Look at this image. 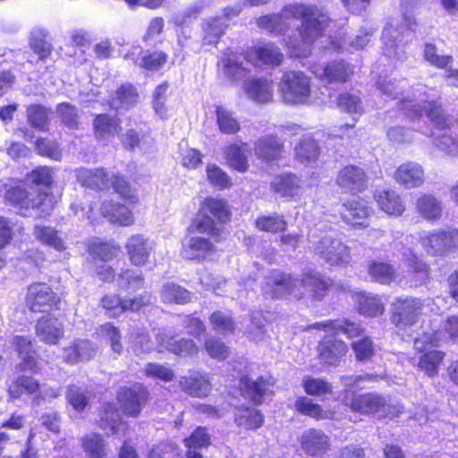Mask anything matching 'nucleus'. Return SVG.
Returning <instances> with one entry per match:
<instances>
[{
	"label": "nucleus",
	"instance_id": "nucleus-1",
	"mask_svg": "<svg viewBox=\"0 0 458 458\" xmlns=\"http://www.w3.org/2000/svg\"><path fill=\"white\" fill-rule=\"evenodd\" d=\"M290 19L300 20L301 24L297 28L298 38L289 37L285 46L291 56L306 57L310 51V46L322 35L329 17L316 5L296 4L284 6L277 14L260 17L257 24L268 32L280 34L289 29Z\"/></svg>",
	"mask_w": 458,
	"mask_h": 458
},
{
	"label": "nucleus",
	"instance_id": "nucleus-2",
	"mask_svg": "<svg viewBox=\"0 0 458 458\" xmlns=\"http://www.w3.org/2000/svg\"><path fill=\"white\" fill-rule=\"evenodd\" d=\"M279 93L282 100L290 105H306L310 102V78L303 72H284L280 83Z\"/></svg>",
	"mask_w": 458,
	"mask_h": 458
},
{
	"label": "nucleus",
	"instance_id": "nucleus-3",
	"mask_svg": "<svg viewBox=\"0 0 458 458\" xmlns=\"http://www.w3.org/2000/svg\"><path fill=\"white\" fill-rule=\"evenodd\" d=\"M262 293L267 299H282L292 295L300 300L304 295L301 290V276H294L281 271H273L268 275L262 284Z\"/></svg>",
	"mask_w": 458,
	"mask_h": 458
},
{
	"label": "nucleus",
	"instance_id": "nucleus-4",
	"mask_svg": "<svg viewBox=\"0 0 458 458\" xmlns=\"http://www.w3.org/2000/svg\"><path fill=\"white\" fill-rule=\"evenodd\" d=\"M315 255L329 266H345L352 259L351 248L334 234H325L314 243Z\"/></svg>",
	"mask_w": 458,
	"mask_h": 458
},
{
	"label": "nucleus",
	"instance_id": "nucleus-5",
	"mask_svg": "<svg viewBox=\"0 0 458 458\" xmlns=\"http://www.w3.org/2000/svg\"><path fill=\"white\" fill-rule=\"evenodd\" d=\"M422 303L415 298H398L391 307V321L399 329H405L418 322Z\"/></svg>",
	"mask_w": 458,
	"mask_h": 458
},
{
	"label": "nucleus",
	"instance_id": "nucleus-6",
	"mask_svg": "<svg viewBox=\"0 0 458 458\" xmlns=\"http://www.w3.org/2000/svg\"><path fill=\"white\" fill-rule=\"evenodd\" d=\"M420 242L428 254L443 256L458 249V230L424 233L420 235Z\"/></svg>",
	"mask_w": 458,
	"mask_h": 458
},
{
	"label": "nucleus",
	"instance_id": "nucleus-7",
	"mask_svg": "<svg viewBox=\"0 0 458 458\" xmlns=\"http://www.w3.org/2000/svg\"><path fill=\"white\" fill-rule=\"evenodd\" d=\"M151 294L143 293L131 299L122 300L118 294H106L101 299V306L108 312L109 316L116 317L125 311H138L141 308L149 305Z\"/></svg>",
	"mask_w": 458,
	"mask_h": 458
},
{
	"label": "nucleus",
	"instance_id": "nucleus-8",
	"mask_svg": "<svg viewBox=\"0 0 458 458\" xmlns=\"http://www.w3.org/2000/svg\"><path fill=\"white\" fill-rule=\"evenodd\" d=\"M343 403L352 411L362 414L379 413L385 411L386 408V397L377 393H346L343 397Z\"/></svg>",
	"mask_w": 458,
	"mask_h": 458
},
{
	"label": "nucleus",
	"instance_id": "nucleus-9",
	"mask_svg": "<svg viewBox=\"0 0 458 458\" xmlns=\"http://www.w3.org/2000/svg\"><path fill=\"white\" fill-rule=\"evenodd\" d=\"M411 100H402L403 109L406 110L407 114L411 117H420L425 112L426 115L437 127L444 129L448 126V118L442 108L441 103L437 100L422 101V106L411 104Z\"/></svg>",
	"mask_w": 458,
	"mask_h": 458
},
{
	"label": "nucleus",
	"instance_id": "nucleus-10",
	"mask_svg": "<svg viewBox=\"0 0 458 458\" xmlns=\"http://www.w3.org/2000/svg\"><path fill=\"white\" fill-rule=\"evenodd\" d=\"M58 297L46 284H33L27 293L26 305L34 312H46L50 310L58 302Z\"/></svg>",
	"mask_w": 458,
	"mask_h": 458
},
{
	"label": "nucleus",
	"instance_id": "nucleus-11",
	"mask_svg": "<svg viewBox=\"0 0 458 458\" xmlns=\"http://www.w3.org/2000/svg\"><path fill=\"white\" fill-rule=\"evenodd\" d=\"M117 399L126 414L137 417L148 399V392L138 384L121 389Z\"/></svg>",
	"mask_w": 458,
	"mask_h": 458
},
{
	"label": "nucleus",
	"instance_id": "nucleus-12",
	"mask_svg": "<svg viewBox=\"0 0 458 458\" xmlns=\"http://www.w3.org/2000/svg\"><path fill=\"white\" fill-rule=\"evenodd\" d=\"M128 258L136 267L144 266L154 251L155 245L142 234L131 235L125 244Z\"/></svg>",
	"mask_w": 458,
	"mask_h": 458
},
{
	"label": "nucleus",
	"instance_id": "nucleus-13",
	"mask_svg": "<svg viewBox=\"0 0 458 458\" xmlns=\"http://www.w3.org/2000/svg\"><path fill=\"white\" fill-rule=\"evenodd\" d=\"M448 335L451 338H458V316L450 317L445 324V331L423 332L421 336L414 339V348L419 352L427 350L428 345L435 346Z\"/></svg>",
	"mask_w": 458,
	"mask_h": 458
},
{
	"label": "nucleus",
	"instance_id": "nucleus-14",
	"mask_svg": "<svg viewBox=\"0 0 458 458\" xmlns=\"http://www.w3.org/2000/svg\"><path fill=\"white\" fill-rule=\"evenodd\" d=\"M336 183L345 191L355 194L363 191L367 188L368 177L361 167L347 165L339 171Z\"/></svg>",
	"mask_w": 458,
	"mask_h": 458
},
{
	"label": "nucleus",
	"instance_id": "nucleus-15",
	"mask_svg": "<svg viewBox=\"0 0 458 458\" xmlns=\"http://www.w3.org/2000/svg\"><path fill=\"white\" fill-rule=\"evenodd\" d=\"M348 351L346 344L334 336L324 337L318 345V359L321 363L337 366Z\"/></svg>",
	"mask_w": 458,
	"mask_h": 458
},
{
	"label": "nucleus",
	"instance_id": "nucleus-16",
	"mask_svg": "<svg viewBox=\"0 0 458 458\" xmlns=\"http://www.w3.org/2000/svg\"><path fill=\"white\" fill-rule=\"evenodd\" d=\"M301 446L303 451L312 456L322 455L329 449V437L322 430L310 428L301 437Z\"/></svg>",
	"mask_w": 458,
	"mask_h": 458
},
{
	"label": "nucleus",
	"instance_id": "nucleus-17",
	"mask_svg": "<svg viewBox=\"0 0 458 458\" xmlns=\"http://www.w3.org/2000/svg\"><path fill=\"white\" fill-rule=\"evenodd\" d=\"M394 178L406 189L418 188L424 182V170L418 163L407 162L395 170Z\"/></svg>",
	"mask_w": 458,
	"mask_h": 458
},
{
	"label": "nucleus",
	"instance_id": "nucleus-18",
	"mask_svg": "<svg viewBox=\"0 0 458 458\" xmlns=\"http://www.w3.org/2000/svg\"><path fill=\"white\" fill-rule=\"evenodd\" d=\"M35 331L37 336L47 344H55L64 336L62 323L55 317L44 316L37 321Z\"/></svg>",
	"mask_w": 458,
	"mask_h": 458
},
{
	"label": "nucleus",
	"instance_id": "nucleus-19",
	"mask_svg": "<svg viewBox=\"0 0 458 458\" xmlns=\"http://www.w3.org/2000/svg\"><path fill=\"white\" fill-rule=\"evenodd\" d=\"M314 73L323 82L343 83L352 76V70L344 61H332L321 69H317Z\"/></svg>",
	"mask_w": 458,
	"mask_h": 458
},
{
	"label": "nucleus",
	"instance_id": "nucleus-20",
	"mask_svg": "<svg viewBox=\"0 0 458 458\" xmlns=\"http://www.w3.org/2000/svg\"><path fill=\"white\" fill-rule=\"evenodd\" d=\"M374 199L378 207L386 214L401 216L405 210L400 195L388 188H377L374 191Z\"/></svg>",
	"mask_w": 458,
	"mask_h": 458
},
{
	"label": "nucleus",
	"instance_id": "nucleus-21",
	"mask_svg": "<svg viewBox=\"0 0 458 458\" xmlns=\"http://www.w3.org/2000/svg\"><path fill=\"white\" fill-rule=\"evenodd\" d=\"M372 209L362 200L348 202L341 212L342 218L352 226L368 227Z\"/></svg>",
	"mask_w": 458,
	"mask_h": 458
},
{
	"label": "nucleus",
	"instance_id": "nucleus-22",
	"mask_svg": "<svg viewBox=\"0 0 458 458\" xmlns=\"http://www.w3.org/2000/svg\"><path fill=\"white\" fill-rule=\"evenodd\" d=\"M247 96L259 103H268L274 96V83L265 78H251L244 85Z\"/></svg>",
	"mask_w": 458,
	"mask_h": 458
},
{
	"label": "nucleus",
	"instance_id": "nucleus-23",
	"mask_svg": "<svg viewBox=\"0 0 458 458\" xmlns=\"http://www.w3.org/2000/svg\"><path fill=\"white\" fill-rule=\"evenodd\" d=\"M301 290H309L311 297L317 301H320L325 297L332 284L329 278H326L313 270L301 275Z\"/></svg>",
	"mask_w": 458,
	"mask_h": 458
},
{
	"label": "nucleus",
	"instance_id": "nucleus-24",
	"mask_svg": "<svg viewBox=\"0 0 458 458\" xmlns=\"http://www.w3.org/2000/svg\"><path fill=\"white\" fill-rule=\"evenodd\" d=\"M93 128L98 140H109L122 130L120 119L108 114H98L93 120Z\"/></svg>",
	"mask_w": 458,
	"mask_h": 458
},
{
	"label": "nucleus",
	"instance_id": "nucleus-25",
	"mask_svg": "<svg viewBox=\"0 0 458 458\" xmlns=\"http://www.w3.org/2000/svg\"><path fill=\"white\" fill-rule=\"evenodd\" d=\"M77 180L85 187L92 190H106L109 188L110 179L102 168H79L75 171Z\"/></svg>",
	"mask_w": 458,
	"mask_h": 458
},
{
	"label": "nucleus",
	"instance_id": "nucleus-26",
	"mask_svg": "<svg viewBox=\"0 0 458 458\" xmlns=\"http://www.w3.org/2000/svg\"><path fill=\"white\" fill-rule=\"evenodd\" d=\"M215 251V244L202 236L191 237L182 249L184 258L192 260H203Z\"/></svg>",
	"mask_w": 458,
	"mask_h": 458
},
{
	"label": "nucleus",
	"instance_id": "nucleus-27",
	"mask_svg": "<svg viewBox=\"0 0 458 458\" xmlns=\"http://www.w3.org/2000/svg\"><path fill=\"white\" fill-rule=\"evenodd\" d=\"M274 386L273 382L265 380L259 377L257 381L250 380V378H242L240 381V389L245 398H249L254 403H260L266 394H271V387Z\"/></svg>",
	"mask_w": 458,
	"mask_h": 458
},
{
	"label": "nucleus",
	"instance_id": "nucleus-28",
	"mask_svg": "<svg viewBox=\"0 0 458 458\" xmlns=\"http://www.w3.org/2000/svg\"><path fill=\"white\" fill-rule=\"evenodd\" d=\"M100 211L101 215L112 224L127 226L133 223L131 211L120 203L105 201L101 205Z\"/></svg>",
	"mask_w": 458,
	"mask_h": 458
},
{
	"label": "nucleus",
	"instance_id": "nucleus-29",
	"mask_svg": "<svg viewBox=\"0 0 458 458\" xmlns=\"http://www.w3.org/2000/svg\"><path fill=\"white\" fill-rule=\"evenodd\" d=\"M199 207L201 210L212 216L218 225L230 221L231 210L225 199L208 197L204 199Z\"/></svg>",
	"mask_w": 458,
	"mask_h": 458
},
{
	"label": "nucleus",
	"instance_id": "nucleus-30",
	"mask_svg": "<svg viewBox=\"0 0 458 458\" xmlns=\"http://www.w3.org/2000/svg\"><path fill=\"white\" fill-rule=\"evenodd\" d=\"M283 144L277 137L264 136L259 138L254 146V153L264 160H276L282 156Z\"/></svg>",
	"mask_w": 458,
	"mask_h": 458
},
{
	"label": "nucleus",
	"instance_id": "nucleus-31",
	"mask_svg": "<svg viewBox=\"0 0 458 458\" xmlns=\"http://www.w3.org/2000/svg\"><path fill=\"white\" fill-rule=\"evenodd\" d=\"M416 210L424 219L436 221L441 218L443 205L431 194H422L416 200Z\"/></svg>",
	"mask_w": 458,
	"mask_h": 458
},
{
	"label": "nucleus",
	"instance_id": "nucleus-32",
	"mask_svg": "<svg viewBox=\"0 0 458 458\" xmlns=\"http://www.w3.org/2000/svg\"><path fill=\"white\" fill-rule=\"evenodd\" d=\"M372 35L373 31L369 30H360L354 38L346 37V34L339 35L331 41L332 47L341 52L361 49L369 42Z\"/></svg>",
	"mask_w": 458,
	"mask_h": 458
},
{
	"label": "nucleus",
	"instance_id": "nucleus-33",
	"mask_svg": "<svg viewBox=\"0 0 458 458\" xmlns=\"http://www.w3.org/2000/svg\"><path fill=\"white\" fill-rule=\"evenodd\" d=\"M191 228L199 233L209 234L216 242H219L222 237V230L216 222L208 214L201 210L199 207V212L193 218Z\"/></svg>",
	"mask_w": 458,
	"mask_h": 458
},
{
	"label": "nucleus",
	"instance_id": "nucleus-34",
	"mask_svg": "<svg viewBox=\"0 0 458 458\" xmlns=\"http://www.w3.org/2000/svg\"><path fill=\"white\" fill-rule=\"evenodd\" d=\"M368 274L373 281L382 284H390L397 276L393 265L380 260H372L368 264Z\"/></svg>",
	"mask_w": 458,
	"mask_h": 458
},
{
	"label": "nucleus",
	"instance_id": "nucleus-35",
	"mask_svg": "<svg viewBox=\"0 0 458 458\" xmlns=\"http://www.w3.org/2000/svg\"><path fill=\"white\" fill-rule=\"evenodd\" d=\"M273 191L282 197H293L301 191V181L292 174H281L271 182Z\"/></svg>",
	"mask_w": 458,
	"mask_h": 458
},
{
	"label": "nucleus",
	"instance_id": "nucleus-36",
	"mask_svg": "<svg viewBox=\"0 0 458 458\" xmlns=\"http://www.w3.org/2000/svg\"><path fill=\"white\" fill-rule=\"evenodd\" d=\"M358 311L368 317H376L383 314L385 310L381 300L375 295L359 293L354 295Z\"/></svg>",
	"mask_w": 458,
	"mask_h": 458
},
{
	"label": "nucleus",
	"instance_id": "nucleus-37",
	"mask_svg": "<svg viewBox=\"0 0 458 458\" xmlns=\"http://www.w3.org/2000/svg\"><path fill=\"white\" fill-rule=\"evenodd\" d=\"M179 383L182 390L192 396H207L210 391L208 380L200 375L183 377Z\"/></svg>",
	"mask_w": 458,
	"mask_h": 458
},
{
	"label": "nucleus",
	"instance_id": "nucleus-38",
	"mask_svg": "<svg viewBox=\"0 0 458 458\" xmlns=\"http://www.w3.org/2000/svg\"><path fill=\"white\" fill-rule=\"evenodd\" d=\"M160 296L165 303L184 304L191 301V293L189 291L172 282L163 284Z\"/></svg>",
	"mask_w": 458,
	"mask_h": 458
},
{
	"label": "nucleus",
	"instance_id": "nucleus-39",
	"mask_svg": "<svg viewBox=\"0 0 458 458\" xmlns=\"http://www.w3.org/2000/svg\"><path fill=\"white\" fill-rule=\"evenodd\" d=\"M249 55L267 65L278 66L281 64L284 55L280 49L273 44H266L262 47H254Z\"/></svg>",
	"mask_w": 458,
	"mask_h": 458
},
{
	"label": "nucleus",
	"instance_id": "nucleus-40",
	"mask_svg": "<svg viewBox=\"0 0 458 458\" xmlns=\"http://www.w3.org/2000/svg\"><path fill=\"white\" fill-rule=\"evenodd\" d=\"M51 109L40 104H33L26 108L27 121L35 129L45 131L47 129Z\"/></svg>",
	"mask_w": 458,
	"mask_h": 458
},
{
	"label": "nucleus",
	"instance_id": "nucleus-41",
	"mask_svg": "<svg viewBox=\"0 0 458 458\" xmlns=\"http://www.w3.org/2000/svg\"><path fill=\"white\" fill-rule=\"evenodd\" d=\"M34 235L41 242L54 248L55 250L63 251L66 249L65 242L59 232L50 226L36 225Z\"/></svg>",
	"mask_w": 458,
	"mask_h": 458
},
{
	"label": "nucleus",
	"instance_id": "nucleus-42",
	"mask_svg": "<svg viewBox=\"0 0 458 458\" xmlns=\"http://www.w3.org/2000/svg\"><path fill=\"white\" fill-rule=\"evenodd\" d=\"M294 406L299 412L316 420L332 419L334 416V412L324 411L319 404L314 403L312 400L305 396L299 397L295 401Z\"/></svg>",
	"mask_w": 458,
	"mask_h": 458
},
{
	"label": "nucleus",
	"instance_id": "nucleus-43",
	"mask_svg": "<svg viewBox=\"0 0 458 458\" xmlns=\"http://www.w3.org/2000/svg\"><path fill=\"white\" fill-rule=\"evenodd\" d=\"M216 124L224 134H235L241 130L240 122L234 117L233 112L224 106L216 108Z\"/></svg>",
	"mask_w": 458,
	"mask_h": 458
},
{
	"label": "nucleus",
	"instance_id": "nucleus-44",
	"mask_svg": "<svg viewBox=\"0 0 458 458\" xmlns=\"http://www.w3.org/2000/svg\"><path fill=\"white\" fill-rule=\"evenodd\" d=\"M39 390L38 380L28 376L18 377L8 388L12 398H19L22 394H34Z\"/></svg>",
	"mask_w": 458,
	"mask_h": 458
},
{
	"label": "nucleus",
	"instance_id": "nucleus-45",
	"mask_svg": "<svg viewBox=\"0 0 458 458\" xmlns=\"http://www.w3.org/2000/svg\"><path fill=\"white\" fill-rule=\"evenodd\" d=\"M227 25L218 17L207 20L203 24V44L216 45L225 33Z\"/></svg>",
	"mask_w": 458,
	"mask_h": 458
},
{
	"label": "nucleus",
	"instance_id": "nucleus-46",
	"mask_svg": "<svg viewBox=\"0 0 458 458\" xmlns=\"http://www.w3.org/2000/svg\"><path fill=\"white\" fill-rule=\"evenodd\" d=\"M444 359V353L440 351L431 350L423 353L419 360L418 368L428 377L437 374L438 368Z\"/></svg>",
	"mask_w": 458,
	"mask_h": 458
},
{
	"label": "nucleus",
	"instance_id": "nucleus-47",
	"mask_svg": "<svg viewBox=\"0 0 458 458\" xmlns=\"http://www.w3.org/2000/svg\"><path fill=\"white\" fill-rule=\"evenodd\" d=\"M297 159L301 163L315 162L319 155L317 142L310 138L302 139L295 148Z\"/></svg>",
	"mask_w": 458,
	"mask_h": 458
},
{
	"label": "nucleus",
	"instance_id": "nucleus-48",
	"mask_svg": "<svg viewBox=\"0 0 458 458\" xmlns=\"http://www.w3.org/2000/svg\"><path fill=\"white\" fill-rule=\"evenodd\" d=\"M382 38L385 41V55L390 58L400 59L401 55L398 49H401L403 45L402 40L399 38L397 30L392 25L386 27L383 30Z\"/></svg>",
	"mask_w": 458,
	"mask_h": 458
},
{
	"label": "nucleus",
	"instance_id": "nucleus-49",
	"mask_svg": "<svg viewBox=\"0 0 458 458\" xmlns=\"http://www.w3.org/2000/svg\"><path fill=\"white\" fill-rule=\"evenodd\" d=\"M84 451L91 458H102L105 455V441L99 434L89 433L81 440Z\"/></svg>",
	"mask_w": 458,
	"mask_h": 458
},
{
	"label": "nucleus",
	"instance_id": "nucleus-50",
	"mask_svg": "<svg viewBox=\"0 0 458 458\" xmlns=\"http://www.w3.org/2000/svg\"><path fill=\"white\" fill-rule=\"evenodd\" d=\"M4 199L11 205L19 206L21 208L29 209L30 208L28 191L21 185H13L6 189Z\"/></svg>",
	"mask_w": 458,
	"mask_h": 458
},
{
	"label": "nucleus",
	"instance_id": "nucleus-51",
	"mask_svg": "<svg viewBox=\"0 0 458 458\" xmlns=\"http://www.w3.org/2000/svg\"><path fill=\"white\" fill-rule=\"evenodd\" d=\"M209 320L213 330L219 334H233L235 329V324L232 317L223 311L213 312Z\"/></svg>",
	"mask_w": 458,
	"mask_h": 458
},
{
	"label": "nucleus",
	"instance_id": "nucleus-52",
	"mask_svg": "<svg viewBox=\"0 0 458 458\" xmlns=\"http://www.w3.org/2000/svg\"><path fill=\"white\" fill-rule=\"evenodd\" d=\"M144 278L140 273L126 269L118 276V286L126 292H134L143 285Z\"/></svg>",
	"mask_w": 458,
	"mask_h": 458
},
{
	"label": "nucleus",
	"instance_id": "nucleus-53",
	"mask_svg": "<svg viewBox=\"0 0 458 458\" xmlns=\"http://www.w3.org/2000/svg\"><path fill=\"white\" fill-rule=\"evenodd\" d=\"M250 327L248 331L249 337L254 342H260L266 336L267 318L262 310H255L250 316Z\"/></svg>",
	"mask_w": 458,
	"mask_h": 458
},
{
	"label": "nucleus",
	"instance_id": "nucleus-54",
	"mask_svg": "<svg viewBox=\"0 0 458 458\" xmlns=\"http://www.w3.org/2000/svg\"><path fill=\"white\" fill-rule=\"evenodd\" d=\"M256 226L261 231L276 233L284 231L287 222L278 215L264 216L256 220Z\"/></svg>",
	"mask_w": 458,
	"mask_h": 458
},
{
	"label": "nucleus",
	"instance_id": "nucleus-55",
	"mask_svg": "<svg viewBox=\"0 0 458 458\" xmlns=\"http://www.w3.org/2000/svg\"><path fill=\"white\" fill-rule=\"evenodd\" d=\"M352 348L358 361L365 362L369 360L375 354L372 340L368 336H362L352 343Z\"/></svg>",
	"mask_w": 458,
	"mask_h": 458
},
{
	"label": "nucleus",
	"instance_id": "nucleus-56",
	"mask_svg": "<svg viewBox=\"0 0 458 458\" xmlns=\"http://www.w3.org/2000/svg\"><path fill=\"white\" fill-rule=\"evenodd\" d=\"M225 156L230 166L239 172H245L248 161L245 152L238 145H231L225 149Z\"/></svg>",
	"mask_w": 458,
	"mask_h": 458
},
{
	"label": "nucleus",
	"instance_id": "nucleus-57",
	"mask_svg": "<svg viewBox=\"0 0 458 458\" xmlns=\"http://www.w3.org/2000/svg\"><path fill=\"white\" fill-rule=\"evenodd\" d=\"M120 415L118 411L108 406L100 415L99 428L106 431V434H115L120 428Z\"/></svg>",
	"mask_w": 458,
	"mask_h": 458
},
{
	"label": "nucleus",
	"instance_id": "nucleus-58",
	"mask_svg": "<svg viewBox=\"0 0 458 458\" xmlns=\"http://www.w3.org/2000/svg\"><path fill=\"white\" fill-rule=\"evenodd\" d=\"M302 386L305 392L310 395H322L332 393V386L329 382L322 378H314L307 376L302 380Z\"/></svg>",
	"mask_w": 458,
	"mask_h": 458
},
{
	"label": "nucleus",
	"instance_id": "nucleus-59",
	"mask_svg": "<svg viewBox=\"0 0 458 458\" xmlns=\"http://www.w3.org/2000/svg\"><path fill=\"white\" fill-rule=\"evenodd\" d=\"M68 403L78 411H82L88 405V393L81 387L72 385L68 387L66 393Z\"/></svg>",
	"mask_w": 458,
	"mask_h": 458
},
{
	"label": "nucleus",
	"instance_id": "nucleus-60",
	"mask_svg": "<svg viewBox=\"0 0 458 458\" xmlns=\"http://www.w3.org/2000/svg\"><path fill=\"white\" fill-rule=\"evenodd\" d=\"M204 347L208 354L217 360H224L230 355V349L224 342L216 338L209 337L205 341Z\"/></svg>",
	"mask_w": 458,
	"mask_h": 458
},
{
	"label": "nucleus",
	"instance_id": "nucleus-61",
	"mask_svg": "<svg viewBox=\"0 0 458 458\" xmlns=\"http://www.w3.org/2000/svg\"><path fill=\"white\" fill-rule=\"evenodd\" d=\"M56 200L48 191H39L30 199V208L38 209L41 215H49L54 209Z\"/></svg>",
	"mask_w": 458,
	"mask_h": 458
},
{
	"label": "nucleus",
	"instance_id": "nucleus-62",
	"mask_svg": "<svg viewBox=\"0 0 458 458\" xmlns=\"http://www.w3.org/2000/svg\"><path fill=\"white\" fill-rule=\"evenodd\" d=\"M110 181L114 191L122 198L128 199L132 203L137 201L136 190L131 187L125 177L113 175Z\"/></svg>",
	"mask_w": 458,
	"mask_h": 458
},
{
	"label": "nucleus",
	"instance_id": "nucleus-63",
	"mask_svg": "<svg viewBox=\"0 0 458 458\" xmlns=\"http://www.w3.org/2000/svg\"><path fill=\"white\" fill-rule=\"evenodd\" d=\"M424 58L431 65L437 68H446L452 62V55H439L437 47L431 43H427L424 47Z\"/></svg>",
	"mask_w": 458,
	"mask_h": 458
},
{
	"label": "nucleus",
	"instance_id": "nucleus-64",
	"mask_svg": "<svg viewBox=\"0 0 458 458\" xmlns=\"http://www.w3.org/2000/svg\"><path fill=\"white\" fill-rule=\"evenodd\" d=\"M98 333L110 343L112 350L114 352L120 354L123 352L121 335L118 328L110 323H106L99 327Z\"/></svg>",
	"mask_w": 458,
	"mask_h": 458
}]
</instances>
